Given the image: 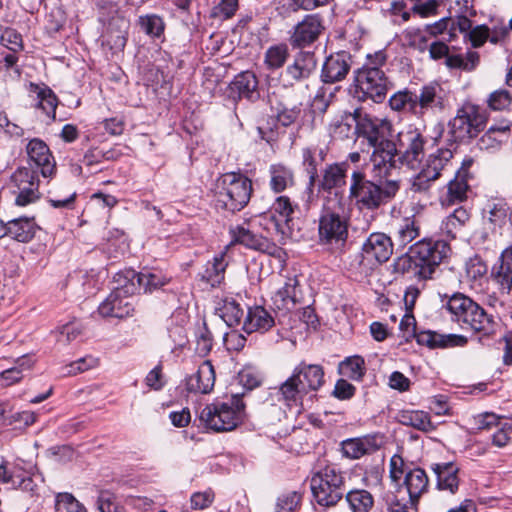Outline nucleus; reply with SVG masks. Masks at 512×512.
<instances>
[{"instance_id":"nucleus-28","label":"nucleus","mask_w":512,"mask_h":512,"mask_svg":"<svg viewBox=\"0 0 512 512\" xmlns=\"http://www.w3.org/2000/svg\"><path fill=\"white\" fill-rule=\"evenodd\" d=\"M492 276L499 285L503 294H509L512 290V246L504 249L499 258V264L492 269Z\"/></svg>"},{"instance_id":"nucleus-35","label":"nucleus","mask_w":512,"mask_h":512,"mask_svg":"<svg viewBox=\"0 0 512 512\" xmlns=\"http://www.w3.org/2000/svg\"><path fill=\"white\" fill-rule=\"evenodd\" d=\"M293 374L298 375V381L302 386H304L307 393L310 391H316L324 382L323 370L318 365L301 364L295 368Z\"/></svg>"},{"instance_id":"nucleus-14","label":"nucleus","mask_w":512,"mask_h":512,"mask_svg":"<svg viewBox=\"0 0 512 512\" xmlns=\"http://www.w3.org/2000/svg\"><path fill=\"white\" fill-rule=\"evenodd\" d=\"M324 29V20L319 13L307 14L293 27L290 45L294 48L308 47L318 40Z\"/></svg>"},{"instance_id":"nucleus-17","label":"nucleus","mask_w":512,"mask_h":512,"mask_svg":"<svg viewBox=\"0 0 512 512\" xmlns=\"http://www.w3.org/2000/svg\"><path fill=\"white\" fill-rule=\"evenodd\" d=\"M416 103L417 116L428 112H442L447 104V96L441 84L430 82L416 92Z\"/></svg>"},{"instance_id":"nucleus-38","label":"nucleus","mask_w":512,"mask_h":512,"mask_svg":"<svg viewBox=\"0 0 512 512\" xmlns=\"http://www.w3.org/2000/svg\"><path fill=\"white\" fill-rule=\"evenodd\" d=\"M437 475V485L441 490L454 493L458 489V468L453 463L435 464L433 467Z\"/></svg>"},{"instance_id":"nucleus-57","label":"nucleus","mask_w":512,"mask_h":512,"mask_svg":"<svg viewBox=\"0 0 512 512\" xmlns=\"http://www.w3.org/2000/svg\"><path fill=\"white\" fill-rule=\"evenodd\" d=\"M55 512H87V510L72 494L59 493L55 500Z\"/></svg>"},{"instance_id":"nucleus-59","label":"nucleus","mask_w":512,"mask_h":512,"mask_svg":"<svg viewBox=\"0 0 512 512\" xmlns=\"http://www.w3.org/2000/svg\"><path fill=\"white\" fill-rule=\"evenodd\" d=\"M98 365V359L93 354H85L84 356L72 359L65 366L67 375H75L87 371Z\"/></svg>"},{"instance_id":"nucleus-6","label":"nucleus","mask_w":512,"mask_h":512,"mask_svg":"<svg viewBox=\"0 0 512 512\" xmlns=\"http://www.w3.org/2000/svg\"><path fill=\"white\" fill-rule=\"evenodd\" d=\"M489 114L485 107L472 101H464L449 121V134L454 143L476 138L486 127Z\"/></svg>"},{"instance_id":"nucleus-1","label":"nucleus","mask_w":512,"mask_h":512,"mask_svg":"<svg viewBox=\"0 0 512 512\" xmlns=\"http://www.w3.org/2000/svg\"><path fill=\"white\" fill-rule=\"evenodd\" d=\"M400 190V181L379 179V182L367 178L364 171L354 170L349 178L347 199L359 211L374 212L390 203Z\"/></svg>"},{"instance_id":"nucleus-26","label":"nucleus","mask_w":512,"mask_h":512,"mask_svg":"<svg viewBox=\"0 0 512 512\" xmlns=\"http://www.w3.org/2000/svg\"><path fill=\"white\" fill-rule=\"evenodd\" d=\"M228 246L224 250L215 254L213 258L205 264L201 279L212 287L222 283L225 277V271L229 264V256L227 254Z\"/></svg>"},{"instance_id":"nucleus-23","label":"nucleus","mask_w":512,"mask_h":512,"mask_svg":"<svg viewBox=\"0 0 512 512\" xmlns=\"http://www.w3.org/2000/svg\"><path fill=\"white\" fill-rule=\"evenodd\" d=\"M230 234L233 243L244 245L247 248L267 251L270 254L281 252L277 246L271 245L266 237L253 232L249 227H245L244 225L231 227Z\"/></svg>"},{"instance_id":"nucleus-10","label":"nucleus","mask_w":512,"mask_h":512,"mask_svg":"<svg viewBox=\"0 0 512 512\" xmlns=\"http://www.w3.org/2000/svg\"><path fill=\"white\" fill-rule=\"evenodd\" d=\"M344 480L342 474L333 466H326L311 478L312 493L321 506H334L343 497Z\"/></svg>"},{"instance_id":"nucleus-42","label":"nucleus","mask_w":512,"mask_h":512,"mask_svg":"<svg viewBox=\"0 0 512 512\" xmlns=\"http://www.w3.org/2000/svg\"><path fill=\"white\" fill-rule=\"evenodd\" d=\"M115 286L114 292H120L123 295L133 296L139 292L138 272L134 270H125L115 274L113 278Z\"/></svg>"},{"instance_id":"nucleus-44","label":"nucleus","mask_w":512,"mask_h":512,"mask_svg":"<svg viewBox=\"0 0 512 512\" xmlns=\"http://www.w3.org/2000/svg\"><path fill=\"white\" fill-rule=\"evenodd\" d=\"M217 315L229 326H238L244 315L240 304L233 299H225L216 309Z\"/></svg>"},{"instance_id":"nucleus-34","label":"nucleus","mask_w":512,"mask_h":512,"mask_svg":"<svg viewBox=\"0 0 512 512\" xmlns=\"http://www.w3.org/2000/svg\"><path fill=\"white\" fill-rule=\"evenodd\" d=\"M510 138V125L502 122L499 125L491 126L479 139V147L483 150L498 149Z\"/></svg>"},{"instance_id":"nucleus-52","label":"nucleus","mask_w":512,"mask_h":512,"mask_svg":"<svg viewBox=\"0 0 512 512\" xmlns=\"http://www.w3.org/2000/svg\"><path fill=\"white\" fill-rule=\"evenodd\" d=\"M296 208L297 204H294L291 199L285 195L278 196L270 207L272 212L277 214L280 221H284L288 226H290Z\"/></svg>"},{"instance_id":"nucleus-13","label":"nucleus","mask_w":512,"mask_h":512,"mask_svg":"<svg viewBox=\"0 0 512 512\" xmlns=\"http://www.w3.org/2000/svg\"><path fill=\"white\" fill-rule=\"evenodd\" d=\"M355 81L363 96L370 98L375 103H382L387 92L391 89L392 83L386 76L385 71L373 69H358Z\"/></svg>"},{"instance_id":"nucleus-54","label":"nucleus","mask_w":512,"mask_h":512,"mask_svg":"<svg viewBox=\"0 0 512 512\" xmlns=\"http://www.w3.org/2000/svg\"><path fill=\"white\" fill-rule=\"evenodd\" d=\"M239 8V0H220L210 11V17L220 21L232 18Z\"/></svg>"},{"instance_id":"nucleus-30","label":"nucleus","mask_w":512,"mask_h":512,"mask_svg":"<svg viewBox=\"0 0 512 512\" xmlns=\"http://www.w3.org/2000/svg\"><path fill=\"white\" fill-rule=\"evenodd\" d=\"M428 484V477L421 468H413L405 473L404 485L407 489L411 506H417L419 498L427 491Z\"/></svg>"},{"instance_id":"nucleus-46","label":"nucleus","mask_w":512,"mask_h":512,"mask_svg":"<svg viewBox=\"0 0 512 512\" xmlns=\"http://www.w3.org/2000/svg\"><path fill=\"white\" fill-rule=\"evenodd\" d=\"M420 235L419 221L414 217H404L397 225V239L403 246L411 243Z\"/></svg>"},{"instance_id":"nucleus-36","label":"nucleus","mask_w":512,"mask_h":512,"mask_svg":"<svg viewBox=\"0 0 512 512\" xmlns=\"http://www.w3.org/2000/svg\"><path fill=\"white\" fill-rule=\"evenodd\" d=\"M249 225L262 226L263 229L269 234H276L281 236H288L291 234V227L288 226L284 221H280L277 214H274L271 209L253 218Z\"/></svg>"},{"instance_id":"nucleus-53","label":"nucleus","mask_w":512,"mask_h":512,"mask_svg":"<svg viewBox=\"0 0 512 512\" xmlns=\"http://www.w3.org/2000/svg\"><path fill=\"white\" fill-rule=\"evenodd\" d=\"M340 373L354 380L360 379L365 371L363 358L358 355H352L344 360L339 366Z\"/></svg>"},{"instance_id":"nucleus-11","label":"nucleus","mask_w":512,"mask_h":512,"mask_svg":"<svg viewBox=\"0 0 512 512\" xmlns=\"http://www.w3.org/2000/svg\"><path fill=\"white\" fill-rule=\"evenodd\" d=\"M394 141L399 162L410 168L418 167L425 156L428 143L423 131L414 125H407L396 134Z\"/></svg>"},{"instance_id":"nucleus-55","label":"nucleus","mask_w":512,"mask_h":512,"mask_svg":"<svg viewBox=\"0 0 512 512\" xmlns=\"http://www.w3.org/2000/svg\"><path fill=\"white\" fill-rule=\"evenodd\" d=\"M413 253H411V248L405 254L400 255L396 259H394L391 267L392 272L399 275H405L407 273H413L418 276V266L415 261V258L412 257Z\"/></svg>"},{"instance_id":"nucleus-47","label":"nucleus","mask_w":512,"mask_h":512,"mask_svg":"<svg viewBox=\"0 0 512 512\" xmlns=\"http://www.w3.org/2000/svg\"><path fill=\"white\" fill-rule=\"evenodd\" d=\"M169 281L170 278L166 277L160 271H144L138 273L139 292L143 290L145 293H151L167 285Z\"/></svg>"},{"instance_id":"nucleus-29","label":"nucleus","mask_w":512,"mask_h":512,"mask_svg":"<svg viewBox=\"0 0 512 512\" xmlns=\"http://www.w3.org/2000/svg\"><path fill=\"white\" fill-rule=\"evenodd\" d=\"M275 324L272 315L262 306L249 307L243 321V330L250 334L253 332L264 333Z\"/></svg>"},{"instance_id":"nucleus-19","label":"nucleus","mask_w":512,"mask_h":512,"mask_svg":"<svg viewBox=\"0 0 512 512\" xmlns=\"http://www.w3.org/2000/svg\"><path fill=\"white\" fill-rule=\"evenodd\" d=\"M317 66L315 54L308 51L297 53L293 62L289 64L284 73L285 80L293 85L295 82H303L312 75Z\"/></svg>"},{"instance_id":"nucleus-32","label":"nucleus","mask_w":512,"mask_h":512,"mask_svg":"<svg viewBox=\"0 0 512 512\" xmlns=\"http://www.w3.org/2000/svg\"><path fill=\"white\" fill-rule=\"evenodd\" d=\"M299 282L296 276L288 277L284 286L272 297L274 306L279 310L290 311L299 301Z\"/></svg>"},{"instance_id":"nucleus-15","label":"nucleus","mask_w":512,"mask_h":512,"mask_svg":"<svg viewBox=\"0 0 512 512\" xmlns=\"http://www.w3.org/2000/svg\"><path fill=\"white\" fill-rule=\"evenodd\" d=\"M373 148L370 161L372 172L379 179H386L392 175V171L397 168L398 151L395 141L388 139L382 143L372 146Z\"/></svg>"},{"instance_id":"nucleus-12","label":"nucleus","mask_w":512,"mask_h":512,"mask_svg":"<svg viewBox=\"0 0 512 512\" xmlns=\"http://www.w3.org/2000/svg\"><path fill=\"white\" fill-rule=\"evenodd\" d=\"M12 193L15 195V205L25 207L40 198L37 172L19 167L11 176Z\"/></svg>"},{"instance_id":"nucleus-8","label":"nucleus","mask_w":512,"mask_h":512,"mask_svg":"<svg viewBox=\"0 0 512 512\" xmlns=\"http://www.w3.org/2000/svg\"><path fill=\"white\" fill-rule=\"evenodd\" d=\"M403 337H415L416 342L430 350L449 349L454 347H463L468 339L459 334H443L437 331L424 330L416 333V320L413 312L405 311L399 324Z\"/></svg>"},{"instance_id":"nucleus-63","label":"nucleus","mask_w":512,"mask_h":512,"mask_svg":"<svg viewBox=\"0 0 512 512\" xmlns=\"http://www.w3.org/2000/svg\"><path fill=\"white\" fill-rule=\"evenodd\" d=\"M301 496L296 492H288L277 499L275 512H294L300 503Z\"/></svg>"},{"instance_id":"nucleus-31","label":"nucleus","mask_w":512,"mask_h":512,"mask_svg":"<svg viewBox=\"0 0 512 512\" xmlns=\"http://www.w3.org/2000/svg\"><path fill=\"white\" fill-rule=\"evenodd\" d=\"M29 91L35 95L36 103L34 106L37 109H41L47 115V117L54 120L56 117L58 98L52 89L44 84L38 85L35 83H30Z\"/></svg>"},{"instance_id":"nucleus-64","label":"nucleus","mask_w":512,"mask_h":512,"mask_svg":"<svg viewBox=\"0 0 512 512\" xmlns=\"http://www.w3.org/2000/svg\"><path fill=\"white\" fill-rule=\"evenodd\" d=\"M100 512H123V507L118 503L116 496L108 491H103L98 497Z\"/></svg>"},{"instance_id":"nucleus-37","label":"nucleus","mask_w":512,"mask_h":512,"mask_svg":"<svg viewBox=\"0 0 512 512\" xmlns=\"http://www.w3.org/2000/svg\"><path fill=\"white\" fill-rule=\"evenodd\" d=\"M279 392L281 394L282 399L286 402V404L290 407L301 406L302 398L307 392L304 389V386L300 384L298 381V375L292 374L279 388Z\"/></svg>"},{"instance_id":"nucleus-60","label":"nucleus","mask_w":512,"mask_h":512,"mask_svg":"<svg viewBox=\"0 0 512 512\" xmlns=\"http://www.w3.org/2000/svg\"><path fill=\"white\" fill-rule=\"evenodd\" d=\"M369 448L370 443L366 439H350L342 444L343 453L351 459H358L367 454Z\"/></svg>"},{"instance_id":"nucleus-7","label":"nucleus","mask_w":512,"mask_h":512,"mask_svg":"<svg viewBox=\"0 0 512 512\" xmlns=\"http://www.w3.org/2000/svg\"><path fill=\"white\" fill-rule=\"evenodd\" d=\"M410 248L418 266V277L425 280L432 278L436 268L448 258L451 252L447 241L433 238H423Z\"/></svg>"},{"instance_id":"nucleus-18","label":"nucleus","mask_w":512,"mask_h":512,"mask_svg":"<svg viewBox=\"0 0 512 512\" xmlns=\"http://www.w3.org/2000/svg\"><path fill=\"white\" fill-rule=\"evenodd\" d=\"M348 168L347 161L327 164L317 178L318 190L327 193V195L340 193L337 189L345 186Z\"/></svg>"},{"instance_id":"nucleus-21","label":"nucleus","mask_w":512,"mask_h":512,"mask_svg":"<svg viewBox=\"0 0 512 512\" xmlns=\"http://www.w3.org/2000/svg\"><path fill=\"white\" fill-rule=\"evenodd\" d=\"M134 297L112 291L99 305L98 312L103 317L125 318L133 315Z\"/></svg>"},{"instance_id":"nucleus-56","label":"nucleus","mask_w":512,"mask_h":512,"mask_svg":"<svg viewBox=\"0 0 512 512\" xmlns=\"http://www.w3.org/2000/svg\"><path fill=\"white\" fill-rule=\"evenodd\" d=\"M301 156L302 166L309 176V187H313L316 184L317 178L319 177L318 166L320 163L309 147H304L301 150Z\"/></svg>"},{"instance_id":"nucleus-24","label":"nucleus","mask_w":512,"mask_h":512,"mask_svg":"<svg viewBox=\"0 0 512 512\" xmlns=\"http://www.w3.org/2000/svg\"><path fill=\"white\" fill-rule=\"evenodd\" d=\"M26 152L29 160L40 168L43 177H51L55 171V162L47 144L39 139H31L27 146Z\"/></svg>"},{"instance_id":"nucleus-48","label":"nucleus","mask_w":512,"mask_h":512,"mask_svg":"<svg viewBox=\"0 0 512 512\" xmlns=\"http://www.w3.org/2000/svg\"><path fill=\"white\" fill-rule=\"evenodd\" d=\"M346 500L352 512H369L374 505L372 494L362 489L349 491Z\"/></svg>"},{"instance_id":"nucleus-39","label":"nucleus","mask_w":512,"mask_h":512,"mask_svg":"<svg viewBox=\"0 0 512 512\" xmlns=\"http://www.w3.org/2000/svg\"><path fill=\"white\" fill-rule=\"evenodd\" d=\"M400 423L411 426L423 432H431L435 430L434 424L431 422L428 413L420 410H403L398 415Z\"/></svg>"},{"instance_id":"nucleus-61","label":"nucleus","mask_w":512,"mask_h":512,"mask_svg":"<svg viewBox=\"0 0 512 512\" xmlns=\"http://www.w3.org/2000/svg\"><path fill=\"white\" fill-rule=\"evenodd\" d=\"M82 334V325L78 321H72L63 325L59 331L57 342L65 345L75 341Z\"/></svg>"},{"instance_id":"nucleus-45","label":"nucleus","mask_w":512,"mask_h":512,"mask_svg":"<svg viewBox=\"0 0 512 512\" xmlns=\"http://www.w3.org/2000/svg\"><path fill=\"white\" fill-rule=\"evenodd\" d=\"M289 57V48L285 43L270 46L264 55V64L269 70H277L284 66Z\"/></svg>"},{"instance_id":"nucleus-43","label":"nucleus","mask_w":512,"mask_h":512,"mask_svg":"<svg viewBox=\"0 0 512 512\" xmlns=\"http://www.w3.org/2000/svg\"><path fill=\"white\" fill-rule=\"evenodd\" d=\"M389 105L394 111H406L417 116L416 91L405 88L394 93L389 99Z\"/></svg>"},{"instance_id":"nucleus-33","label":"nucleus","mask_w":512,"mask_h":512,"mask_svg":"<svg viewBox=\"0 0 512 512\" xmlns=\"http://www.w3.org/2000/svg\"><path fill=\"white\" fill-rule=\"evenodd\" d=\"M38 229L34 217H18L9 220V237L21 243L31 241Z\"/></svg>"},{"instance_id":"nucleus-9","label":"nucleus","mask_w":512,"mask_h":512,"mask_svg":"<svg viewBox=\"0 0 512 512\" xmlns=\"http://www.w3.org/2000/svg\"><path fill=\"white\" fill-rule=\"evenodd\" d=\"M393 249V242L387 234L371 233L363 243L361 252L350 256V268L363 271L374 264H382L390 259Z\"/></svg>"},{"instance_id":"nucleus-25","label":"nucleus","mask_w":512,"mask_h":512,"mask_svg":"<svg viewBox=\"0 0 512 512\" xmlns=\"http://www.w3.org/2000/svg\"><path fill=\"white\" fill-rule=\"evenodd\" d=\"M215 384V372L210 361H204L195 374L186 379V389L192 393L208 394Z\"/></svg>"},{"instance_id":"nucleus-51","label":"nucleus","mask_w":512,"mask_h":512,"mask_svg":"<svg viewBox=\"0 0 512 512\" xmlns=\"http://www.w3.org/2000/svg\"><path fill=\"white\" fill-rule=\"evenodd\" d=\"M33 365L28 355L24 354L16 360L14 367L8 368L1 373V378L6 381V385H12L22 379V372L29 370Z\"/></svg>"},{"instance_id":"nucleus-27","label":"nucleus","mask_w":512,"mask_h":512,"mask_svg":"<svg viewBox=\"0 0 512 512\" xmlns=\"http://www.w3.org/2000/svg\"><path fill=\"white\" fill-rule=\"evenodd\" d=\"M269 188L275 194H280L295 185L293 169L283 163H274L269 166Z\"/></svg>"},{"instance_id":"nucleus-3","label":"nucleus","mask_w":512,"mask_h":512,"mask_svg":"<svg viewBox=\"0 0 512 512\" xmlns=\"http://www.w3.org/2000/svg\"><path fill=\"white\" fill-rule=\"evenodd\" d=\"M441 303L450 320L462 329L487 332L492 327V317L476 301L463 293L441 295Z\"/></svg>"},{"instance_id":"nucleus-49","label":"nucleus","mask_w":512,"mask_h":512,"mask_svg":"<svg viewBox=\"0 0 512 512\" xmlns=\"http://www.w3.org/2000/svg\"><path fill=\"white\" fill-rule=\"evenodd\" d=\"M138 25L146 35L153 38H160L165 31V22L163 18L157 14L139 16Z\"/></svg>"},{"instance_id":"nucleus-62","label":"nucleus","mask_w":512,"mask_h":512,"mask_svg":"<svg viewBox=\"0 0 512 512\" xmlns=\"http://www.w3.org/2000/svg\"><path fill=\"white\" fill-rule=\"evenodd\" d=\"M333 0H287L284 5L287 12H298L299 10L312 11L318 7L328 5Z\"/></svg>"},{"instance_id":"nucleus-2","label":"nucleus","mask_w":512,"mask_h":512,"mask_svg":"<svg viewBox=\"0 0 512 512\" xmlns=\"http://www.w3.org/2000/svg\"><path fill=\"white\" fill-rule=\"evenodd\" d=\"M349 216L342 193L326 195L318 219L319 244L342 253L348 239Z\"/></svg>"},{"instance_id":"nucleus-16","label":"nucleus","mask_w":512,"mask_h":512,"mask_svg":"<svg viewBox=\"0 0 512 512\" xmlns=\"http://www.w3.org/2000/svg\"><path fill=\"white\" fill-rule=\"evenodd\" d=\"M355 131L358 137L365 139L368 146L372 147L392 137V124L387 119L365 115L364 117H358Z\"/></svg>"},{"instance_id":"nucleus-4","label":"nucleus","mask_w":512,"mask_h":512,"mask_svg":"<svg viewBox=\"0 0 512 512\" xmlns=\"http://www.w3.org/2000/svg\"><path fill=\"white\" fill-rule=\"evenodd\" d=\"M253 185L250 178L240 172L220 175L214 185L216 207L232 213L244 209L250 201Z\"/></svg>"},{"instance_id":"nucleus-40","label":"nucleus","mask_w":512,"mask_h":512,"mask_svg":"<svg viewBox=\"0 0 512 512\" xmlns=\"http://www.w3.org/2000/svg\"><path fill=\"white\" fill-rule=\"evenodd\" d=\"M452 158L453 151L451 148H439L435 153L428 156L422 169L426 172L429 170L431 174L436 173V178L438 179L442 171H445L452 165Z\"/></svg>"},{"instance_id":"nucleus-50","label":"nucleus","mask_w":512,"mask_h":512,"mask_svg":"<svg viewBox=\"0 0 512 512\" xmlns=\"http://www.w3.org/2000/svg\"><path fill=\"white\" fill-rule=\"evenodd\" d=\"M468 178L462 176V173L455 174L454 179L448 183L447 200L450 203L461 202L466 199L468 191Z\"/></svg>"},{"instance_id":"nucleus-22","label":"nucleus","mask_w":512,"mask_h":512,"mask_svg":"<svg viewBox=\"0 0 512 512\" xmlns=\"http://www.w3.org/2000/svg\"><path fill=\"white\" fill-rule=\"evenodd\" d=\"M257 87L258 80L255 74L251 71H244L236 75L230 82L227 95L235 101L242 98L255 101L259 98Z\"/></svg>"},{"instance_id":"nucleus-58","label":"nucleus","mask_w":512,"mask_h":512,"mask_svg":"<svg viewBox=\"0 0 512 512\" xmlns=\"http://www.w3.org/2000/svg\"><path fill=\"white\" fill-rule=\"evenodd\" d=\"M436 180V173L431 174L429 170L426 172L421 168L419 173L412 178L410 190L413 193L426 194Z\"/></svg>"},{"instance_id":"nucleus-41","label":"nucleus","mask_w":512,"mask_h":512,"mask_svg":"<svg viewBox=\"0 0 512 512\" xmlns=\"http://www.w3.org/2000/svg\"><path fill=\"white\" fill-rule=\"evenodd\" d=\"M469 219L468 211L463 207H458L442 221L441 231L447 237L454 239Z\"/></svg>"},{"instance_id":"nucleus-20","label":"nucleus","mask_w":512,"mask_h":512,"mask_svg":"<svg viewBox=\"0 0 512 512\" xmlns=\"http://www.w3.org/2000/svg\"><path fill=\"white\" fill-rule=\"evenodd\" d=\"M352 57L346 51H341L326 58L321 79L324 83H336L345 79L351 69Z\"/></svg>"},{"instance_id":"nucleus-5","label":"nucleus","mask_w":512,"mask_h":512,"mask_svg":"<svg viewBox=\"0 0 512 512\" xmlns=\"http://www.w3.org/2000/svg\"><path fill=\"white\" fill-rule=\"evenodd\" d=\"M245 418V404L239 395H234L228 402H215L206 405L200 412V423L215 432L232 431Z\"/></svg>"}]
</instances>
